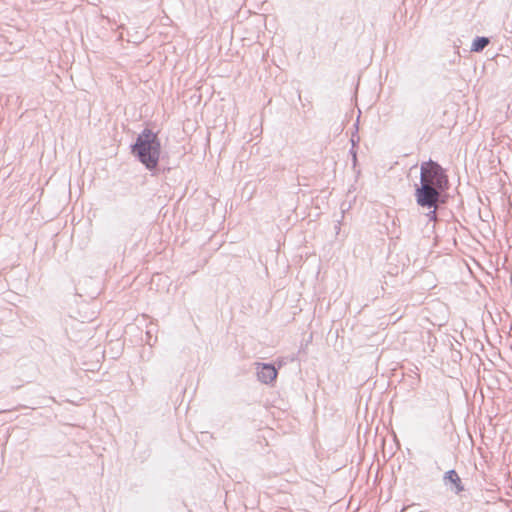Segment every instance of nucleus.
<instances>
[{"mask_svg":"<svg viewBox=\"0 0 512 512\" xmlns=\"http://www.w3.org/2000/svg\"><path fill=\"white\" fill-rule=\"evenodd\" d=\"M450 188L446 170L436 161L429 159L420 165V180L414 184V197L417 205L428 209L430 221L437 218L436 209L447 203Z\"/></svg>","mask_w":512,"mask_h":512,"instance_id":"1","label":"nucleus"},{"mask_svg":"<svg viewBox=\"0 0 512 512\" xmlns=\"http://www.w3.org/2000/svg\"><path fill=\"white\" fill-rule=\"evenodd\" d=\"M130 151L153 176L159 175L161 143L157 133L145 128L137 135L134 143L130 145Z\"/></svg>","mask_w":512,"mask_h":512,"instance_id":"2","label":"nucleus"},{"mask_svg":"<svg viewBox=\"0 0 512 512\" xmlns=\"http://www.w3.org/2000/svg\"><path fill=\"white\" fill-rule=\"evenodd\" d=\"M442 481L443 485L456 495H460L466 490L462 479L455 469L446 471L443 475Z\"/></svg>","mask_w":512,"mask_h":512,"instance_id":"3","label":"nucleus"},{"mask_svg":"<svg viewBox=\"0 0 512 512\" xmlns=\"http://www.w3.org/2000/svg\"><path fill=\"white\" fill-rule=\"evenodd\" d=\"M278 370L272 363H259L257 367L258 380L264 384H272L276 381Z\"/></svg>","mask_w":512,"mask_h":512,"instance_id":"4","label":"nucleus"},{"mask_svg":"<svg viewBox=\"0 0 512 512\" xmlns=\"http://www.w3.org/2000/svg\"><path fill=\"white\" fill-rule=\"evenodd\" d=\"M490 43V39L485 36H477L474 38L472 45H471V51L472 52H481L483 51Z\"/></svg>","mask_w":512,"mask_h":512,"instance_id":"5","label":"nucleus"},{"mask_svg":"<svg viewBox=\"0 0 512 512\" xmlns=\"http://www.w3.org/2000/svg\"><path fill=\"white\" fill-rule=\"evenodd\" d=\"M171 170L170 167H163L162 169H160V172L162 171L163 173L165 172H169Z\"/></svg>","mask_w":512,"mask_h":512,"instance_id":"6","label":"nucleus"},{"mask_svg":"<svg viewBox=\"0 0 512 512\" xmlns=\"http://www.w3.org/2000/svg\"><path fill=\"white\" fill-rule=\"evenodd\" d=\"M353 160H354V162H356V153L355 152H353Z\"/></svg>","mask_w":512,"mask_h":512,"instance_id":"7","label":"nucleus"},{"mask_svg":"<svg viewBox=\"0 0 512 512\" xmlns=\"http://www.w3.org/2000/svg\"><path fill=\"white\" fill-rule=\"evenodd\" d=\"M335 228H336L337 230H339V229H340V224L338 223V225H336V226H335Z\"/></svg>","mask_w":512,"mask_h":512,"instance_id":"8","label":"nucleus"}]
</instances>
